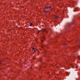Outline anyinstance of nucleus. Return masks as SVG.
<instances>
[{"mask_svg":"<svg viewBox=\"0 0 80 80\" xmlns=\"http://www.w3.org/2000/svg\"><path fill=\"white\" fill-rule=\"evenodd\" d=\"M39 32H40V31H38V33H39Z\"/></svg>","mask_w":80,"mask_h":80,"instance_id":"9b49d317","label":"nucleus"},{"mask_svg":"<svg viewBox=\"0 0 80 80\" xmlns=\"http://www.w3.org/2000/svg\"><path fill=\"white\" fill-rule=\"evenodd\" d=\"M37 51V49H36L34 51V52H36Z\"/></svg>","mask_w":80,"mask_h":80,"instance_id":"1a4fd4ad","label":"nucleus"},{"mask_svg":"<svg viewBox=\"0 0 80 80\" xmlns=\"http://www.w3.org/2000/svg\"><path fill=\"white\" fill-rule=\"evenodd\" d=\"M51 6H50L49 7H46L45 8L46 9H48V8H50V9H51Z\"/></svg>","mask_w":80,"mask_h":80,"instance_id":"7ed1b4c3","label":"nucleus"},{"mask_svg":"<svg viewBox=\"0 0 80 80\" xmlns=\"http://www.w3.org/2000/svg\"><path fill=\"white\" fill-rule=\"evenodd\" d=\"M33 59H34V60H35V57H33Z\"/></svg>","mask_w":80,"mask_h":80,"instance_id":"0eeeda50","label":"nucleus"},{"mask_svg":"<svg viewBox=\"0 0 80 80\" xmlns=\"http://www.w3.org/2000/svg\"><path fill=\"white\" fill-rule=\"evenodd\" d=\"M58 18V16H56L55 17V19H57V18Z\"/></svg>","mask_w":80,"mask_h":80,"instance_id":"423d86ee","label":"nucleus"},{"mask_svg":"<svg viewBox=\"0 0 80 80\" xmlns=\"http://www.w3.org/2000/svg\"><path fill=\"white\" fill-rule=\"evenodd\" d=\"M47 12H48V11H45L44 12V13H47Z\"/></svg>","mask_w":80,"mask_h":80,"instance_id":"6e6552de","label":"nucleus"},{"mask_svg":"<svg viewBox=\"0 0 80 80\" xmlns=\"http://www.w3.org/2000/svg\"><path fill=\"white\" fill-rule=\"evenodd\" d=\"M44 52H46V50H45V51H44Z\"/></svg>","mask_w":80,"mask_h":80,"instance_id":"ddd939ff","label":"nucleus"},{"mask_svg":"<svg viewBox=\"0 0 80 80\" xmlns=\"http://www.w3.org/2000/svg\"><path fill=\"white\" fill-rule=\"evenodd\" d=\"M78 68V66H76V68Z\"/></svg>","mask_w":80,"mask_h":80,"instance_id":"f8f14e48","label":"nucleus"},{"mask_svg":"<svg viewBox=\"0 0 80 80\" xmlns=\"http://www.w3.org/2000/svg\"><path fill=\"white\" fill-rule=\"evenodd\" d=\"M32 22H31L30 23V27H32Z\"/></svg>","mask_w":80,"mask_h":80,"instance_id":"20e7f679","label":"nucleus"},{"mask_svg":"<svg viewBox=\"0 0 80 80\" xmlns=\"http://www.w3.org/2000/svg\"><path fill=\"white\" fill-rule=\"evenodd\" d=\"M45 47V44H43L42 45V48H43V47Z\"/></svg>","mask_w":80,"mask_h":80,"instance_id":"39448f33","label":"nucleus"},{"mask_svg":"<svg viewBox=\"0 0 80 80\" xmlns=\"http://www.w3.org/2000/svg\"><path fill=\"white\" fill-rule=\"evenodd\" d=\"M45 39V37H44L43 36L42 37V38L41 39V42H43V41Z\"/></svg>","mask_w":80,"mask_h":80,"instance_id":"f257e3e1","label":"nucleus"},{"mask_svg":"<svg viewBox=\"0 0 80 80\" xmlns=\"http://www.w3.org/2000/svg\"><path fill=\"white\" fill-rule=\"evenodd\" d=\"M32 49V50H34L35 49V48L34 47H33Z\"/></svg>","mask_w":80,"mask_h":80,"instance_id":"9d476101","label":"nucleus"},{"mask_svg":"<svg viewBox=\"0 0 80 80\" xmlns=\"http://www.w3.org/2000/svg\"><path fill=\"white\" fill-rule=\"evenodd\" d=\"M42 31L43 32H45L46 33H48V31H47L45 29H42Z\"/></svg>","mask_w":80,"mask_h":80,"instance_id":"f03ea898","label":"nucleus"}]
</instances>
